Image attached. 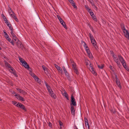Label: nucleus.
I'll return each mask as SVG.
<instances>
[{"label": "nucleus", "mask_w": 129, "mask_h": 129, "mask_svg": "<svg viewBox=\"0 0 129 129\" xmlns=\"http://www.w3.org/2000/svg\"><path fill=\"white\" fill-rule=\"evenodd\" d=\"M8 27L10 30L11 31H12V30H13V29L12 27V26L11 24H10V25L8 26Z\"/></svg>", "instance_id": "36"}, {"label": "nucleus", "mask_w": 129, "mask_h": 129, "mask_svg": "<svg viewBox=\"0 0 129 129\" xmlns=\"http://www.w3.org/2000/svg\"><path fill=\"white\" fill-rule=\"evenodd\" d=\"M9 42H10L11 41H12V40H11V39H10L9 38H8V39H7Z\"/></svg>", "instance_id": "56"}, {"label": "nucleus", "mask_w": 129, "mask_h": 129, "mask_svg": "<svg viewBox=\"0 0 129 129\" xmlns=\"http://www.w3.org/2000/svg\"><path fill=\"white\" fill-rule=\"evenodd\" d=\"M55 67L57 70L61 74H62L63 72L61 68L59 67L56 64H55Z\"/></svg>", "instance_id": "8"}, {"label": "nucleus", "mask_w": 129, "mask_h": 129, "mask_svg": "<svg viewBox=\"0 0 129 129\" xmlns=\"http://www.w3.org/2000/svg\"><path fill=\"white\" fill-rule=\"evenodd\" d=\"M10 68V70H11V71H10L11 73H12L15 72V69L12 67Z\"/></svg>", "instance_id": "26"}, {"label": "nucleus", "mask_w": 129, "mask_h": 129, "mask_svg": "<svg viewBox=\"0 0 129 129\" xmlns=\"http://www.w3.org/2000/svg\"><path fill=\"white\" fill-rule=\"evenodd\" d=\"M16 89L17 90L19 91L20 93H22V94H23L24 92V91L23 90L21 89L18 88H16Z\"/></svg>", "instance_id": "15"}, {"label": "nucleus", "mask_w": 129, "mask_h": 129, "mask_svg": "<svg viewBox=\"0 0 129 129\" xmlns=\"http://www.w3.org/2000/svg\"><path fill=\"white\" fill-rule=\"evenodd\" d=\"M89 69L91 72L94 75H97V73L95 72L94 69L92 65L91 64H90Z\"/></svg>", "instance_id": "3"}, {"label": "nucleus", "mask_w": 129, "mask_h": 129, "mask_svg": "<svg viewBox=\"0 0 129 129\" xmlns=\"http://www.w3.org/2000/svg\"><path fill=\"white\" fill-rule=\"evenodd\" d=\"M85 49L87 54L90 53L89 50L88 49V48H87V47H86V49Z\"/></svg>", "instance_id": "32"}, {"label": "nucleus", "mask_w": 129, "mask_h": 129, "mask_svg": "<svg viewBox=\"0 0 129 129\" xmlns=\"http://www.w3.org/2000/svg\"><path fill=\"white\" fill-rule=\"evenodd\" d=\"M85 122L86 126V127L87 125L88 127V129H89V126L88 122V120L87 119H86L85 120Z\"/></svg>", "instance_id": "13"}, {"label": "nucleus", "mask_w": 129, "mask_h": 129, "mask_svg": "<svg viewBox=\"0 0 129 129\" xmlns=\"http://www.w3.org/2000/svg\"><path fill=\"white\" fill-rule=\"evenodd\" d=\"M111 111L112 113H114L115 112V111H112V110H111Z\"/></svg>", "instance_id": "60"}, {"label": "nucleus", "mask_w": 129, "mask_h": 129, "mask_svg": "<svg viewBox=\"0 0 129 129\" xmlns=\"http://www.w3.org/2000/svg\"><path fill=\"white\" fill-rule=\"evenodd\" d=\"M76 129H78V128L76 126Z\"/></svg>", "instance_id": "64"}, {"label": "nucleus", "mask_w": 129, "mask_h": 129, "mask_svg": "<svg viewBox=\"0 0 129 129\" xmlns=\"http://www.w3.org/2000/svg\"><path fill=\"white\" fill-rule=\"evenodd\" d=\"M34 79L38 83H40L41 82V80L39 79L38 78L37 76L34 78Z\"/></svg>", "instance_id": "17"}, {"label": "nucleus", "mask_w": 129, "mask_h": 129, "mask_svg": "<svg viewBox=\"0 0 129 129\" xmlns=\"http://www.w3.org/2000/svg\"><path fill=\"white\" fill-rule=\"evenodd\" d=\"M89 36L90 39V40H93V39H94L93 36L92 34L90 33H89Z\"/></svg>", "instance_id": "22"}, {"label": "nucleus", "mask_w": 129, "mask_h": 129, "mask_svg": "<svg viewBox=\"0 0 129 129\" xmlns=\"http://www.w3.org/2000/svg\"><path fill=\"white\" fill-rule=\"evenodd\" d=\"M60 22L61 24L65 28H67V27L66 26V24L64 22H63V20H62V22Z\"/></svg>", "instance_id": "19"}, {"label": "nucleus", "mask_w": 129, "mask_h": 129, "mask_svg": "<svg viewBox=\"0 0 129 129\" xmlns=\"http://www.w3.org/2000/svg\"><path fill=\"white\" fill-rule=\"evenodd\" d=\"M13 30H12V31H11V36L13 38L16 37L15 35L13 33Z\"/></svg>", "instance_id": "23"}, {"label": "nucleus", "mask_w": 129, "mask_h": 129, "mask_svg": "<svg viewBox=\"0 0 129 129\" xmlns=\"http://www.w3.org/2000/svg\"><path fill=\"white\" fill-rule=\"evenodd\" d=\"M16 77H17L18 76L17 74V73H16V72H13L12 73Z\"/></svg>", "instance_id": "49"}, {"label": "nucleus", "mask_w": 129, "mask_h": 129, "mask_svg": "<svg viewBox=\"0 0 129 129\" xmlns=\"http://www.w3.org/2000/svg\"><path fill=\"white\" fill-rule=\"evenodd\" d=\"M7 33H6L5 34V36L6 35H7Z\"/></svg>", "instance_id": "62"}, {"label": "nucleus", "mask_w": 129, "mask_h": 129, "mask_svg": "<svg viewBox=\"0 0 129 129\" xmlns=\"http://www.w3.org/2000/svg\"><path fill=\"white\" fill-rule=\"evenodd\" d=\"M51 96V97L54 99H56V96L55 94H51L50 95Z\"/></svg>", "instance_id": "30"}, {"label": "nucleus", "mask_w": 129, "mask_h": 129, "mask_svg": "<svg viewBox=\"0 0 129 129\" xmlns=\"http://www.w3.org/2000/svg\"><path fill=\"white\" fill-rule=\"evenodd\" d=\"M5 22L8 26L10 25V24H11L10 22H9L8 20H7V21H5Z\"/></svg>", "instance_id": "38"}, {"label": "nucleus", "mask_w": 129, "mask_h": 129, "mask_svg": "<svg viewBox=\"0 0 129 129\" xmlns=\"http://www.w3.org/2000/svg\"><path fill=\"white\" fill-rule=\"evenodd\" d=\"M71 101L72 104L75 106H76V101H75V99H74V97L73 95H71Z\"/></svg>", "instance_id": "6"}, {"label": "nucleus", "mask_w": 129, "mask_h": 129, "mask_svg": "<svg viewBox=\"0 0 129 129\" xmlns=\"http://www.w3.org/2000/svg\"><path fill=\"white\" fill-rule=\"evenodd\" d=\"M116 83L117 84L118 87H121V86L120 85V82L119 81H116Z\"/></svg>", "instance_id": "31"}, {"label": "nucleus", "mask_w": 129, "mask_h": 129, "mask_svg": "<svg viewBox=\"0 0 129 129\" xmlns=\"http://www.w3.org/2000/svg\"><path fill=\"white\" fill-rule=\"evenodd\" d=\"M42 68L43 70L44 71H45L47 69V68L46 67L44 66H42Z\"/></svg>", "instance_id": "39"}, {"label": "nucleus", "mask_w": 129, "mask_h": 129, "mask_svg": "<svg viewBox=\"0 0 129 129\" xmlns=\"http://www.w3.org/2000/svg\"><path fill=\"white\" fill-rule=\"evenodd\" d=\"M113 58L115 61H117V59H118L116 57V56L114 54H113L112 55Z\"/></svg>", "instance_id": "20"}, {"label": "nucleus", "mask_w": 129, "mask_h": 129, "mask_svg": "<svg viewBox=\"0 0 129 129\" xmlns=\"http://www.w3.org/2000/svg\"><path fill=\"white\" fill-rule=\"evenodd\" d=\"M5 66L6 67H7L9 68H11L12 67L10 66V65L7 62L5 61Z\"/></svg>", "instance_id": "14"}, {"label": "nucleus", "mask_w": 129, "mask_h": 129, "mask_svg": "<svg viewBox=\"0 0 129 129\" xmlns=\"http://www.w3.org/2000/svg\"><path fill=\"white\" fill-rule=\"evenodd\" d=\"M2 17L5 22L8 20L5 16L3 14L2 15Z\"/></svg>", "instance_id": "27"}, {"label": "nucleus", "mask_w": 129, "mask_h": 129, "mask_svg": "<svg viewBox=\"0 0 129 129\" xmlns=\"http://www.w3.org/2000/svg\"><path fill=\"white\" fill-rule=\"evenodd\" d=\"M20 46H19L18 45V46L20 48H22L23 47V45L21 43H20Z\"/></svg>", "instance_id": "48"}, {"label": "nucleus", "mask_w": 129, "mask_h": 129, "mask_svg": "<svg viewBox=\"0 0 129 129\" xmlns=\"http://www.w3.org/2000/svg\"><path fill=\"white\" fill-rule=\"evenodd\" d=\"M117 60V61H115L116 63L117 66L120 68L121 67V65L119 61V59H118Z\"/></svg>", "instance_id": "10"}, {"label": "nucleus", "mask_w": 129, "mask_h": 129, "mask_svg": "<svg viewBox=\"0 0 129 129\" xmlns=\"http://www.w3.org/2000/svg\"><path fill=\"white\" fill-rule=\"evenodd\" d=\"M19 60L22 64L25 61L24 59L21 58H19Z\"/></svg>", "instance_id": "28"}, {"label": "nucleus", "mask_w": 129, "mask_h": 129, "mask_svg": "<svg viewBox=\"0 0 129 129\" xmlns=\"http://www.w3.org/2000/svg\"><path fill=\"white\" fill-rule=\"evenodd\" d=\"M64 96L68 100H69V98L68 96V95L67 93L66 92V91H65L64 93L63 94Z\"/></svg>", "instance_id": "18"}, {"label": "nucleus", "mask_w": 129, "mask_h": 129, "mask_svg": "<svg viewBox=\"0 0 129 129\" xmlns=\"http://www.w3.org/2000/svg\"><path fill=\"white\" fill-rule=\"evenodd\" d=\"M91 41L93 46L95 47L96 45V42L95 39H93L92 40H91Z\"/></svg>", "instance_id": "12"}, {"label": "nucleus", "mask_w": 129, "mask_h": 129, "mask_svg": "<svg viewBox=\"0 0 129 129\" xmlns=\"http://www.w3.org/2000/svg\"><path fill=\"white\" fill-rule=\"evenodd\" d=\"M62 128V127H60V129H61Z\"/></svg>", "instance_id": "63"}, {"label": "nucleus", "mask_w": 129, "mask_h": 129, "mask_svg": "<svg viewBox=\"0 0 129 129\" xmlns=\"http://www.w3.org/2000/svg\"><path fill=\"white\" fill-rule=\"evenodd\" d=\"M22 65L26 68L28 69L29 66L26 61H24L22 64Z\"/></svg>", "instance_id": "9"}, {"label": "nucleus", "mask_w": 129, "mask_h": 129, "mask_svg": "<svg viewBox=\"0 0 129 129\" xmlns=\"http://www.w3.org/2000/svg\"><path fill=\"white\" fill-rule=\"evenodd\" d=\"M59 123L60 124V127H61V126H62L63 123L60 121H59Z\"/></svg>", "instance_id": "42"}, {"label": "nucleus", "mask_w": 129, "mask_h": 129, "mask_svg": "<svg viewBox=\"0 0 129 129\" xmlns=\"http://www.w3.org/2000/svg\"><path fill=\"white\" fill-rule=\"evenodd\" d=\"M73 70H74V72L76 73V74L77 75L78 74H79L78 72V70H77V68L76 69H74Z\"/></svg>", "instance_id": "33"}, {"label": "nucleus", "mask_w": 129, "mask_h": 129, "mask_svg": "<svg viewBox=\"0 0 129 129\" xmlns=\"http://www.w3.org/2000/svg\"><path fill=\"white\" fill-rule=\"evenodd\" d=\"M5 37H6V39H8L9 37V36L8 34H7V35H5Z\"/></svg>", "instance_id": "50"}, {"label": "nucleus", "mask_w": 129, "mask_h": 129, "mask_svg": "<svg viewBox=\"0 0 129 129\" xmlns=\"http://www.w3.org/2000/svg\"><path fill=\"white\" fill-rule=\"evenodd\" d=\"M92 19L95 21H97V19L94 15L91 16Z\"/></svg>", "instance_id": "25"}, {"label": "nucleus", "mask_w": 129, "mask_h": 129, "mask_svg": "<svg viewBox=\"0 0 129 129\" xmlns=\"http://www.w3.org/2000/svg\"><path fill=\"white\" fill-rule=\"evenodd\" d=\"M112 66H110L109 67V68H110V69L111 70H112Z\"/></svg>", "instance_id": "58"}, {"label": "nucleus", "mask_w": 129, "mask_h": 129, "mask_svg": "<svg viewBox=\"0 0 129 129\" xmlns=\"http://www.w3.org/2000/svg\"><path fill=\"white\" fill-rule=\"evenodd\" d=\"M122 29L125 36L129 40V32L125 29L124 27V26L122 27Z\"/></svg>", "instance_id": "2"}, {"label": "nucleus", "mask_w": 129, "mask_h": 129, "mask_svg": "<svg viewBox=\"0 0 129 129\" xmlns=\"http://www.w3.org/2000/svg\"><path fill=\"white\" fill-rule=\"evenodd\" d=\"M13 38V39L15 41H16L18 39L17 38H16V37H14Z\"/></svg>", "instance_id": "52"}, {"label": "nucleus", "mask_w": 129, "mask_h": 129, "mask_svg": "<svg viewBox=\"0 0 129 129\" xmlns=\"http://www.w3.org/2000/svg\"><path fill=\"white\" fill-rule=\"evenodd\" d=\"M16 106L17 107H20L24 111H26V109L25 108L24 106L20 103H18V104H16Z\"/></svg>", "instance_id": "5"}, {"label": "nucleus", "mask_w": 129, "mask_h": 129, "mask_svg": "<svg viewBox=\"0 0 129 129\" xmlns=\"http://www.w3.org/2000/svg\"><path fill=\"white\" fill-rule=\"evenodd\" d=\"M47 90L49 93L50 95H51V94H53V92L52 91V89H51L50 88H48Z\"/></svg>", "instance_id": "16"}, {"label": "nucleus", "mask_w": 129, "mask_h": 129, "mask_svg": "<svg viewBox=\"0 0 129 129\" xmlns=\"http://www.w3.org/2000/svg\"><path fill=\"white\" fill-rule=\"evenodd\" d=\"M14 96H16V97L18 100H20L23 102L25 101V100L21 96L18 94H15Z\"/></svg>", "instance_id": "4"}, {"label": "nucleus", "mask_w": 129, "mask_h": 129, "mask_svg": "<svg viewBox=\"0 0 129 129\" xmlns=\"http://www.w3.org/2000/svg\"><path fill=\"white\" fill-rule=\"evenodd\" d=\"M8 11L10 15L11 13H12V12H13L10 7L8 9Z\"/></svg>", "instance_id": "35"}, {"label": "nucleus", "mask_w": 129, "mask_h": 129, "mask_svg": "<svg viewBox=\"0 0 129 129\" xmlns=\"http://www.w3.org/2000/svg\"><path fill=\"white\" fill-rule=\"evenodd\" d=\"M14 19L17 22H18V20L16 17Z\"/></svg>", "instance_id": "55"}, {"label": "nucleus", "mask_w": 129, "mask_h": 129, "mask_svg": "<svg viewBox=\"0 0 129 129\" xmlns=\"http://www.w3.org/2000/svg\"><path fill=\"white\" fill-rule=\"evenodd\" d=\"M48 125L50 126V127H52V124L50 122H49L48 123Z\"/></svg>", "instance_id": "51"}, {"label": "nucleus", "mask_w": 129, "mask_h": 129, "mask_svg": "<svg viewBox=\"0 0 129 129\" xmlns=\"http://www.w3.org/2000/svg\"><path fill=\"white\" fill-rule=\"evenodd\" d=\"M31 75L32 77L34 78H35L36 77V75L34 74H33V75Z\"/></svg>", "instance_id": "54"}, {"label": "nucleus", "mask_w": 129, "mask_h": 129, "mask_svg": "<svg viewBox=\"0 0 129 129\" xmlns=\"http://www.w3.org/2000/svg\"><path fill=\"white\" fill-rule=\"evenodd\" d=\"M98 67L100 69H102L104 67L103 66L101 65V66L100 65H98Z\"/></svg>", "instance_id": "41"}, {"label": "nucleus", "mask_w": 129, "mask_h": 129, "mask_svg": "<svg viewBox=\"0 0 129 129\" xmlns=\"http://www.w3.org/2000/svg\"><path fill=\"white\" fill-rule=\"evenodd\" d=\"M45 83L47 89H48V88H50V87H49V85H48V84L47 83L45 82Z\"/></svg>", "instance_id": "40"}, {"label": "nucleus", "mask_w": 129, "mask_h": 129, "mask_svg": "<svg viewBox=\"0 0 129 129\" xmlns=\"http://www.w3.org/2000/svg\"><path fill=\"white\" fill-rule=\"evenodd\" d=\"M72 5L74 8H77V6H76V5L75 4V3H73L72 4Z\"/></svg>", "instance_id": "43"}, {"label": "nucleus", "mask_w": 129, "mask_h": 129, "mask_svg": "<svg viewBox=\"0 0 129 129\" xmlns=\"http://www.w3.org/2000/svg\"><path fill=\"white\" fill-rule=\"evenodd\" d=\"M88 56L90 58H92V55L91 53L90 52L88 54Z\"/></svg>", "instance_id": "34"}, {"label": "nucleus", "mask_w": 129, "mask_h": 129, "mask_svg": "<svg viewBox=\"0 0 129 129\" xmlns=\"http://www.w3.org/2000/svg\"><path fill=\"white\" fill-rule=\"evenodd\" d=\"M71 113L73 115H74L75 114V110H74V107L73 106H71Z\"/></svg>", "instance_id": "11"}, {"label": "nucleus", "mask_w": 129, "mask_h": 129, "mask_svg": "<svg viewBox=\"0 0 129 129\" xmlns=\"http://www.w3.org/2000/svg\"><path fill=\"white\" fill-rule=\"evenodd\" d=\"M10 15L14 19H15V18H16V17L15 16V14H14L13 12H12V13H11L10 14Z\"/></svg>", "instance_id": "21"}, {"label": "nucleus", "mask_w": 129, "mask_h": 129, "mask_svg": "<svg viewBox=\"0 0 129 129\" xmlns=\"http://www.w3.org/2000/svg\"><path fill=\"white\" fill-rule=\"evenodd\" d=\"M4 34H5L6 33V31L5 30L4 31Z\"/></svg>", "instance_id": "61"}, {"label": "nucleus", "mask_w": 129, "mask_h": 129, "mask_svg": "<svg viewBox=\"0 0 129 129\" xmlns=\"http://www.w3.org/2000/svg\"><path fill=\"white\" fill-rule=\"evenodd\" d=\"M13 103L14 105H15L17 103L15 101H13Z\"/></svg>", "instance_id": "57"}, {"label": "nucleus", "mask_w": 129, "mask_h": 129, "mask_svg": "<svg viewBox=\"0 0 129 129\" xmlns=\"http://www.w3.org/2000/svg\"><path fill=\"white\" fill-rule=\"evenodd\" d=\"M69 1L71 4L74 3L73 0H69Z\"/></svg>", "instance_id": "46"}, {"label": "nucleus", "mask_w": 129, "mask_h": 129, "mask_svg": "<svg viewBox=\"0 0 129 129\" xmlns=\"http://www.w3.org/2000/svg\"><path fill=\"white\" fill-rule=\"evenodd\" d=\"M85 7L88 11V10H89V9H89V7H88V6L87 5H85Z\"/></svg>", "instance_id": "47"}, {"label": "nucleus", "mask_w": 129, "mask_h": 129, "mask_svg": "<svg viewBox=\"0 0 129 129\" xmlns=\"http://www.w3.org/2000/svg\"><path fill=\"white\" fill-rule=\"evenodd\" d=\"M84 47L85 49H86V47H87V48H88V47L86 45V43L85 42H84Z\"/></svg>", "instance_id": "45"}, {"label": "nucleus", "mask_w": 129, "mask_h": 129, "mask_svg": "<svg viewBox=\"0 0 129 129\" xmlns=\"http://www.w3.org/2000/svg\"><path fill=\"white\" fill-rule=\"evenodd\" d=\"M62 68L63 69V70L64 72V73H65V75L67 76V77H69V73H68L67 72V70L65 68V67L64 66H63L62 67Z\"/></svg>", "instance_id": "7"}, {"label": "nucleus", "mask_w": 129, "mask_h": 129, "mask_svg": "<svg viewBox=\"0 0 129 129\" xmlns=\"http://www.w3.org/2000/svg\"><path fill=\"white\" fill-rule=\"evenodd\" d=\"M118 59L122 63L123 67L127 71H129V69L128 67H127L126 65L125 61L123 57L120 55H118Z\"/></svg>", "instance_id": "1"}, {"label": "nucleus", "mask_w": 129, "mask_h": 129, "mask_svg": "<svg viewBox=\"0 0 129 129\" xmlns=\"http://www.w3.org/2000/svg\"><path fill=\"white\" fill-rule=\"evenodd\" d=\"M89 2L93 5H94V3L92 2L93 1L92 0H89Z\"/></svg>", "instance_id": "44"}, {"label": "nucleus", "mask_w": 129, "mask_h": 129, "mask_svg": "<svg viewBox=\"0 0 129 129\" xmlns=\"http://www.w3.org/2000/svg\"><path fill=\"white\" fill-rule=\"evenodd\" d=\"M10 42L12 44V45H14V43L13 42V40L11 41Z\"/></svg>", "instance_id": "53"}, {"label": "nucleus", "mask_w": 129, "mask_h": 129, "mask_svg": "<svg viewBox=\"0 0 129 129\" xmlns=\"http://www.w3.org/2000/svg\"><path fill=\"white\" fill-rule=\"evenodd\" d=\"M88 12L89 13H90V14L91 16L94 15L93 12H91V10L90 9H89L88 10Z\"/></svg>", "instance_id": "24"}, {"label": "nucleus", "mask_w": 129, "mask_h": 129, "mask_svg": "<svg viewBox=\"0 0 129 129\" xmlns=\"http://www.w3.org/2000/svg\"><path fill=\"white\" fill-rule=\"evenodd\" d=\"M86 65H87L89 64L88 63L87 61H86Z\"/></svg>", "instance_id": "59"}, {"label": "nucleus", "mask_w": 129, "mask_h": 129, "mask_svg": "<svg viewBox=\"0 0 129 129\" xmlns=\"http://www.w3.org/2000/svg\"><path fill=\"white\" fill-rule=\"evenodd\" d=\"M72 67H73V69H75L77 68L76 67V64L75 63H73L72 64Z\"/></svg>", "instance_id": "29"}, {"label": "nucleus", "mask_w": 129, "mask_h": 129, "mask_svg": "<svg viewBox=\"0 0 129 129\" xmlns=\"http://www.w3.org/2000/svg\"><path fill=\"white\" fill-rule=\"evenodd\" d=\"M57 17L58 18V19L60 22H62V19L60 18V17L59 16H57Z\"/></svg>", "instance_id": "37"}]
</instances>
